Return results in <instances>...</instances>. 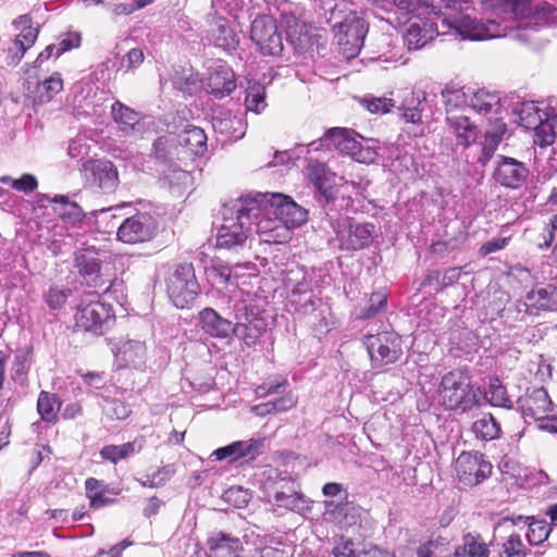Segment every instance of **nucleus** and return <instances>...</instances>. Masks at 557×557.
I'll return each instance as SVG.
<instances>
[{"label": "nucleus", "instance_id": "nucleus-43", "mask_svg": "<svg viewBox=\"0 0 557 557\" xmlns=\"http://www.w3.org/2000/svg\"><path fill=\"white\" fill-rule=\"evenodd\" d=\"M500 431L499 423L491 413L484 414L472 424V432L475 437L483 441H493L498 438Z\"/></svg>", "mask_w": 557, "mask_h": 557}, {"label": "nucleus", "instance_id": "nucleus-42", "mask_svg": "<svg viewBox=\"0 0 557 557\" xmlns=\"http://www.w3.org/2000/svg\"><path fill=\"white\" fill-rule=\"evenodd\" d=\"M455 557H488L487 545L479 535L467 534L463 536L462 545L455 550Z\"/></svg>", "mask_w": 557, "mask_h": 557}, {"label": "nucleus", "instance_id": "nucleus-13", "mask_svg": "<svg viewBox=\"0 0 557 557\" xmlns=\"http://www.w3.org/2000/svg\"><path fill=\"white\" fill-rule=\"evenodd\" d=\"M517 406L525 422L528 420L545 423L553 411V401L544 387L527 388L517 400Z\"/></svg>", "mask_w": 557, "mask_h": 557}, {"label": "nucleus", "instance_id": "nucleus-10", "mask_svg": "<svg viewBox=\"0 0 557 557\" xmlns=\"http://www.w3.org/2000/svg\"><path fill=\"white\" fill-rule=\"evenodd\" d=\"M364 345L373 368L395 363L403 354L400 336L391 331L367 335Z\"/></svg>", "mask_w": 557, "mask_h": 557}, {"label": "nucleus", "instance_id": "nucleus-1", "mask_svg": "<svg viewBox=\"0 0 557 557\" xmlns=\"http://www.w3.org/2000/svg\"><path fill=\"white\" fill-rule=\"evenodd\" d=\"M447 11L442 14L412 15L404 41L409 50H419L440 35L451 34L461 39L485 40L503 37L515 27L517 11L522 5L519 1L492 0V14L485 21L472 16L461 5L463 0H443Z\"/></svg>", "mask_w": 557, "mask_h": 557}, {"label": "nucleus", "instance_id": "nucleus-18", "mask_svg": "<svg viewBox=\"0 0 557 557\" xmlns=\"http://www.w3.org/2000/svg\"><path fill=\"white\" fill-rule=\"evenodd\" d=\"M207 91L215 98L231 95L236 88L235 74L230 65L218 60L209 67L207 77Z\"/></svg>", "mask_w": 557, "mask_h": 557}, {"label": "nucleus", "instance_id": "nucleus-50", "mask_svg": "<svg viewBox=\"0 0 557 557\" xmlns=\"http://www.w3.org/2000/svg\"><path fill=\"white\" fill-rule=\"evenodd\" d=\"M213 37L215 46L223 49H234L238 44L235 32L223 23L218 24Z\"/></svg>", "mask_w": 557, "mask_h": 557}, {"label": "nucleus", "instance_id": "nucleus-9", "mask_svg": "<svg viewBox=\"0 0 557 557\" xmlns=\"http://www.w3.org/2000/svg\"><path fill=\"white\" fill-rule=\"evenodd\" d=\"M166 290L177 308H187L195 301L200 286L191 263H182L175 268L168 278Z\"/></svg>", "mask_w": 557, "mask_h": 557}, {"label": "nucleus", "instance_id": "nucleus-41", "mask_svg": "<svg viewBox=\"0 0 557 557\" xmlns=\"http://www.w3.org/2000/svg\"><path fill=\"white\" fill-rule=\"evenodd\" d=\"M46 199L58 205L54 210L63 220L76 223L84 216L82 208L76 202L71 201L67 196L55 195L52 198L47 196Z\"/></svg>", "mask_w": 557, "mask_h": 557}, {"label": "nucleus", "instance_id": "nucleus-16", "mask_svg": "<svg viewBox=\"0 0 557 557\" xmlns=\"http://www.w3.org/2000/svg\"><path fill=\"white\" fill-rule=\"evenodd\" d=\"M456 471L465 484L475 485L491 474L492 465L479 451H462L456 460Z\"/></svg>", "mask_w": 557, "mask_h": 557}, {"label": "nucleus", "instance_id": "nucleus-35", "mask_svg": "<svg viewBox=\"0 0 557 557\" xmlns=\"http://www.w3.org/2000/svg\"><path fill=\"white\" fill-rule=\"evenodd\" d=\"M387 307V293L384 289L373 292L369 298L363 301L355 309V317L358 320H368L380 312L385 311Z\"/></svg>", "mask_w": 557, "mask_h": 557}, {"label": "nucleus", "instance_id": "nucleus-45", "mask_svg": "<svg viewBox=\"0 0 557 557\" xmlns=\"http://www.w3.org/2000/svg\"><path fill=\"white\" fill-rule=\"evenodd\" d=\"M63 89V79L60 73L54 72L37 85V98L41 103L49 102Z\"/></svg>", "mask_w": 557, "mask_h": 557}, {"label": "nucleus", "instance_id": "nucleus-31", "mask_svg": "<svg viewBox=\"0 0 557 557\" xmlns=\"http://www.w3.org/2000/svg\"><path fill=\"white\" fill-rule=\"evenodd\" d=\"M94 182L104 191L112 193L119 184L117 170L111 161L97 160L92 163Z\"/></svg>", "mask_w": 557, "mask_h": 557}, {"label": "nucleus", "instance_id": "nucleus-57", "mask_svg": "<svg viewBox=\"0 0 557 557\" xmlns=\"http://www.w3.org/2000/svg\"><path fill=\"white\" fill-rule=\"evenodd\" d=\"M103 412L112 420H123L131 413L129 406L120 399H104Z\"/></svg>", "mask_w": 557, "mask_h": 557}, {"label": "nucleus", "instance_id": "nucleus-64", "mask_svg": "<svg viewBox=\"0 0 557 557\" xmlns=\"http://www.w3.org/2000/svg\"><path fill=\"white\" fill-rule=\"evenodd\" d=\"M212 456L216 460L228 459L230 462H234V461L239 460L238 459V450H237V443H236V441L231 443V444H228V445H226V446H223V447H220V448L215 449L212 453Z\"/></svg>", "mask_w": 557, "mask_h": 557}, {"label": "nucleus", "instance_id": "nucleus-4", "mask_svg": "<svg viewBox=\"0 0 557 557\" xmlns=\"http://www.w3.org/2000/svg\"><path fill=\"white\" fill-rule=\"evenodd\" d=\"M322 227H331L341 250L354 251L368 247L373 240V223H357L354 219L336 213L335 207L324 211Z\"/></svg>", "mask_w": 557, "mask_h": 557}, {"label": "nucleus", "instance_id": "nucleus-26", "mask_svg": "<svg viewBox=\"0 0 557 557\" xmlns=\"http://www.w3.org/2000/svg\"><path fill=\"white\" fill-rule=\"evenodd\" d=\"M75 268L88 286L101 288L108 282L102 278L100 273L101 263L99 259L90 253H77L75 256Z\"/></svg>", "mask_w": 557, "mask_h": 557}, {"label": "nucleus", "instance_id": "nucleus-60", "mask_svg": "<svg viewBox=\"0 0 557 557\" xmlns=\"http://www.w3.org/2000/svg\"><path fill=\"white\" fill-rule=\"evenodd\" d=\"M70 295V288L51 286L46 295V302L51 309H59L65 304Z\"/></svg>", "mask_w": 557, "mask_h": 557}, {"label": "nucleus", "instance_id": "nucleus-36", "mask_svg": "<svg viewBox=\"0 0 557 557\" xmlns=\"http://www.w3.org/2000/svg\"><path fill=\"white\" fill-rule=\"evenodd\" d=\"M144 443V438L139 437L122 445H107L101 448L100 456L102 459L115 465L121 460L138 454L143 449Z\"/></svg>", "mask_w": 557, "mask_h": 557}, {"label": "nucleus", "instance_id": "nucleus-6", "mask_svg": "<svg viewBox=\"0 0 557 557\" xmlns=\"http://www.w3.org/2000/svg\"><path fill=\"white\" fill-rule=\"evenodd\" d=\"M517 123L534 132V144L546 147L557 137V113L553 109L542 108L539 102L524 101L513 109Z\"/></svg>", "mask_w": 557, "mask_h": 557}, {"label": "nucleus", "instance_id": "nucleus-54", "mask_svg": "<svg viewBox=\"0 0 557 557\" xmlns=\"http://www.w3.org/2000/svg\"><path fill=\"white\" fill-rule=\"evenodd\" d=\"M421 102L422 100L420 95L410 92V99L400 108L403 111L401 116L406 122L414 124L421 121Z\"/></svg>", "mask_w": 557, "mask_h": 557}, {"label": "nucleus", "instance_id": "nucleus-63", "mask_svg": "<svg viewBox=\"0 0 557 557\" xmlns=\"http://www.w3.org/2000/svg\"><path fill=\"white\" fill-rule=\"evenodd\" d=\"M57 47V58L62 53L77 48L81 45V35L78 33H67L64 38L54 44Z\"/></svg>", "mask_w": 557, "mask_h": 557}, {"label": "nucleus", "instance_id": "nucleus-3", "mask_svg": "<svg viewBox=\"0 0 557 557\" xmlns=\"http://www.w3.org/2000/svg\"><path fill=\"white\" fill-rule=\"evenodd\" d=\"M438 401L447 410L467 412L481 406L467 371L455 369L443 375L437 388Z\"/></svg>", "mask_w": 557, "mask_h": 557}, {"label": "nucleus", "instance_id": "nucleus-23", "mask_svg": "<svg viewBox=\"0 0 557 557\" xmlns=\"http://www.w3.org/2000/svg\"><path fill=\"white\" fill-rule=\"evenodd\" d=\"M199 323L203 332L212 337L226 338L236 332L232 321L221 317L212 308H205L199 312Z\"/></svg>", "mask_w": 557, "mask_h": 557}, {"label": "nucleus", "instance_id": "nucleus-55", "mask_svg": "<svg viewBox=\"0 0 557 557\" xmlns=\"http://www.w3.org/2000/svg\"><path fill=\"white\" fill-rule=\"evenodd\" d=\"M233 268L222 262H216L209 269V276L214 284H222L225 287L233 286Z\"/></svg>", "mask_w": 557, "mask_h": 557}, {"label": "nucleus", "instance_id": "nucleus-25", "mask_svg": "<svg viewBox=\"0 0 557 557\" xmlns=\"http://www.w3.org/2000/svg\"><path fill=\"white\" fill-rule=\"evenodd\" d=\"M208 557H240L243 550L242 542L238 537L219 532L212 535L208 542Z\"/></svg>", "mask_w": 557, "mask_h": 557}, {"label": "nucleus", "instance_id": "nucleus-59", "mask_svg": "<svg viewBox=\"0 0 557 557\" xmlns=\"http://www.w3.org/2000/svg\"><path fill=\"white\" fill-rule=\"evenodd\" d=\"M351 132L352 131L348 128L333 127L324 134V140H329L330 149L334 147L341 151L345 146L346 140L349 138Z\"/></svg>", "mask_w": 557, "mask_h": 557}, {"label": "nucleus", "instance_id": "nucleus-28", "mask_svg": "<svg viewBox=\"0 0 557 557\" xmlns=\"http://www.w3.org/2000/svg\"><path fill=\"white\" fill-rule=\"evenodd\" d=\"M13 25L20 30V34L14 41V47L17 49V53L13 55V61L18 62L27 49H29L36 41L39 29L33 27L32 17L27 14L20 15L14 20Z\"/></svg>", "mask_w": 557, "mask_h": 557}, {"label": "nucleus", "instance_id": "nucleus-19", "mask_svg": "<svg viewBox=\"0 0 557 557\" xmlns=\"http://www.w3.org/2000/svg\"><path fill=\"white\" fill-rule=\"evenodd\" d=\"M330 171L326 168L325 163L314 161L310 162L308 165V176L310 182L315 186L319 191V202L324 203V211L329 208L336 207V202L341 200V202H347V200L342 197L338 199L334 196L331 180H330Z\"/></svg>", "mask_w": 557, "mask_h": 557}, {"label": "nucleus", "instance_id": "nucleus-20", "mask_svg": "<svg viewBox=\"0 0 557 557\" xmlns=\"http://www.w3.org/2000/svg\"><path fill=\"white\" fill-rule=\"evenodd\" d=\"M111 114L124 136H141L148 125L147 117L120 101L112 104Z\"/></svg>", "mask_w": 557, "mask_h": 557}, {"label": "nucleus", "instance_id": "nucleus-33", "mask_svg": "<svg viewBox=\"0 0 557 557\" xmlns=\"http://www.w3.org/2000/svg\"><path fill=\"white\" fill-rule=\"evenodd\" d=\"M469 108L483 115L497 113L500 109V98L496 92L471 88Z\"/></svg>", "mask_w": 557, "mask_h": 557}, {"label": "nucleus", "instance_id": "nucleus-38", "mask_svg": "<svg viewBox=\"0 0 557 557\" xmlns=\"http://www.w3.org/2000/svg\"><path fill=\"white\" fill-rule=\"evenodd\" d=\"M174 135H164L158 137L152 145L153 157L163 162L170 163L174 158H180V146Z\"/></svg>", "mask_w": 557, "mask_h": 557}, {"label": "nucleus", "instance_id": "nucleus-29", "mask_svg": "<svg viewBox=\"0 0 557 557\" xmlns=\"http://www.w3.org/2000/svg\"><path fill=\"white\" fill-rule=\"evenodd\" d=\"M507 131L506 124L500 120H495L491 127L484 133V139L480 143V153L478 156V162L485 166L487 162L494 156L498 148L503 137Z\"/></svg>", "mask_w": 557, "mask_h": 557}, {"label": "nucleus", "instance_id": "nucleus-39", "mask_svg": "<svg viewBox=\"0 0 557 557\" xmlns=\"http://www.w3.org/2000/svg\"><path fill=\"white\" fill-rule=\"evenodd\" d=\"M484 398L493 407L511 409L513 403L508 396L507 388L498 377H491L488 386L484 393Z\"/></svg>", "mask_w": 557, "mask_h": 557}, {"label": "nucleus", "instance_id": "nucleus-56", "mask_svg": "<svg viewBox=\"0 0 557 557\" xmlns=\"http://www.w3.org/2000/svg\"><path fill=\"white\" fill-rule=\"evenodd\" d=\"M90 144L86 136L77 135L69 143L67 154L75 160H84L90 152Z\"/></svg>", "mask_w": 557, "mask_h": 557}, {"label": "nucleus", "instance_id": "nucleus-24", "mask_svg": "<svg viewBox=\"0 0 557 557\" xmlns=\"http://www.w3.org/2000/svg\"><path fill=\"white\" fill-rule=\"evenodd\" d=\"M446 122L458 146L468 148L478 140L480 131L468 116L448 115Z\"/></svg>", "mask_w": 557, "mask_h": 557}, {"label": "nucleus", "instance_id": "nucleus-49", "mask_svg": "<svg viewBox=\"0 0 557 557\" xmlns=\"http://www.w3.org/2000/svg\"><path fill=\"white\" fill-rule=\"evenodd\" d=\"M528 314H530V308L522 300H517L512 306L500 310V317L510 327L515 326L516 322L524 321Z\"/></svg>", "mask_w": 557, "mask_h": 557}, {"label": "nucleus", "instance_id": "nucleus-40", "mask_svg": "<svg viewBox=\"0 0 557 557\" xmlns=\"http://www.w3.org/2000/svg\"><path fill=\"white\" fill-rule=\"evenodd\" d=\"M341 152L350 156L359 163H371L374 161L376 152L371 147H364L361 141L357 139V134L352 131L349 138L346 140L345 146Z\"/></svg>", "mask_w": 557, "mask_h": 557}, {"label": "nucleus", "instance_id": "nucleus-53", "mask_svg": "<svg viewBox=\"0 0 557 557\" xmlns=\"http://www.w3.org/2000/svg\"><path fill=\"white\" fill-rule=\"evenodd\" d=\"M29 370V361L25 351H18L14 356L13 363L11 366V377L14 382L23 385L26 381L27 373Z\"/></svg>", "mask_w": 557, "mask_h": 557}, {"label": "nucleus", "instance_id": "nucleus-8", "mask_svg": "<svg viewBox=\"0 0 557 557\" xmlns=\"http://www.w3.org/2000/svg\"><path fill=\"white\" fill-rule=\"evenodd\" d=\"M268 197L269 193H250L242 196V198L256 200L258 205L256 209L247 212V218L251 223L252 220H256V232L260 240L268 244L287 243L292 237L288 226L284 225L277 214L268 212V208H265L270 203Z\"/></svg>", "mask_w": 557, "mask_h": 557}, {"label": "nucleus", "instance_id": "nucleus-37", "mask_svg": "<svg viewBox=\"0 0 557 557\" xmlns=\"http://www.w3.org/2000/svg\"><path fill=\"white\" fill-rule=\"evenodd\" d=\"M376 7L394 16L397 24H406L414 15L412 0H375Z\"/></svg>", "mask_w": 557, "mask_h": 557}, {"label": "nucleus", "instance_id": "nucleus-21", "mask_svg": "<svg viewBox=\"0 0 557 557\" xmlns=\"http://www.w3.org/2000/svg\"><path fill=\"white\" fill-rule=\"evenodd\" d=\"M146 345L141 341L125 339L114 345L113 354L121 367H141L146 360Z\"/></svg>", "mask_w": 557, "mask_h": 557}, {"label": "nucleus", "instance_id": "nucleus-46", "mask_svg": "<svg viewBox=\"0 0 557 557\" xmlns=\"http://www.w3.org/2000/svg\"><path fill=\"white\" fill-rule=\"evenodd\" d=\"M60 401L54 394L41 392L37 400V411L46 422H55L60 410Z\"/></svg>", "mask_w": 557, "mask_h": 557}, {"label": "nucleus", "instance_id": "nucleus-52", "mask_svg": "<svg viewBox=\"0 0 557 557\" xmlns=\"http://www.w3.org/2000/svg\"><path fill=\"white\" fill-rule=\"evenodd\" d=\"M359 102L369 112L374 114L387 113L395 106L393 99L386 97L366 96L360 98Z\"/></svg>", "mask_w": 557, "mask_h": 557}, {"label": "nucleus", "instance_id": "nucleus-27", "mask_svg": "<svg viewBox=\"0 0 557 557\" xmlns=\"http://www.w3.org/2000/svg\"><path fill=\"white\" fill-rule=\"evenodd\" d=\"M212 126L215 133L224 136L223 141H235L244 137L246 124L242 117L233 115L230 112L214 116Z\"/></svg>", "mask_w": 557, "mask_h": 557}, {"label": "nucleus", "instance_id": "nucleus-61", "mask_svg": "<svg viewBox=\"0 0 557 557\" xmlns=\"http://www.w3.org/2000/svg\"><path fill=\"white\" fill-rule=\"evenodd\" d=\"M503 554L506 557H525L523 543L519 534H511L503 544Z\"/></svg>", "mask_w": 557, "mask_h": 557}, {"label": "nucleus", "instance_id": "nucleus-44", "mask_svg": "<svg viewBox=\"0 0 557 557\" xmlns=\"http://www.w3.org/2000/svg\"><path fill=\"white\" fill-rule=\"evenodd\" d=\"M245 106L248 111L257 114L267 108L264 85L259 82H249L246 90Z\"/></svg>", "mask_w": 557, "mask_h": 557}, {"label": "nucleus", "instance_id": "nucleus-2", "mask_svg": "<svg viewBox=\"0 0 557 557\" xmlns=\"http://www.w3.org/2000/svg\"><path fill=\"white\" fill-rule=\"evenodd\" d=\"M257 206L256 200L242 197L223 206L222 224L216 233V247L237 250L246 245L252 225L247 218V212L252 211Z\"/></svg>", "mask_w": 557, "mask_h": 557}, {"label": "nucleus", "instance_id": "nucleus-34", "mask_svg": "<svg viewBox=\"0 0 557 557\" xmlns=\"http://www.w3.org/2000/svg\"><path fill=\"white\" fill-rule=\"evenodd\" d=\"M180 152L189 151L193 156H203L207 151V135L198 126H188L180 136Z\"/></svg>", "mask_w": 557, "mask_h": 557}, {"label": "nucleus", "instance_id": "nucleus-32", "mask_svg": "<svg viewBox=\"0 0 557 557\" xmlns=\"http://www.w3.org/2000/svg\"><path fill=\"white\" fill-rule=\"evenodd\" d=\"M243 290L238 289L234 292V295L230 296V306L234 313V319L236 320V332L239 331L240 327H246L247 323H250L256 317L257 312L255 311V306L251 305L250 300L243 298Z\"/></svg>", "mask_w": 557, "mask_h": 557}, {"label": "nucleus", "instance_id": "nucleus-47", "mask_svg": "<svg viewBox=\"0 0 557 557\" xmlns=\"http://www.w3.org/2000/svg\"><path fill=\"white\" fill-rule=\"evenodd\" d=\"M0 182L24 194H30L38 188V181L36 176L29 173H25L18 178L4 175L0 177Z\"/></svg>", "mask_w": 557, "mask_h": 557}, {"label": "nucleus", "instance_id": "nucleus-58", "mask_svg": "<svg viewBox=\"0 0 557 557\" xmlns=\"http://www.w3.org/2000/svg\"><path fill=\"white\" fill-rule=\"evenodd\" d=\"M224 499L237 508L245 507L250 500V493L240 486H232L224 492Z\"/></svg>", "mask_w": 557, "mask_h": 557}, {"label": "nucleus", "instance_id": "nucleus-17", "mask_svg": "<svg viewBox=\"0 0 557 557\" xmlns=\"http://www.w3.org/2000/svg\"><path fill=\"white\" fill-rule=\"evenodd\" d=\"M529 175L524 163L509 157L497 156L493 178L499 185L517 189L520 188Z\"/></svg>", "mask_w": 557, "mask_h": 557}, {"label": "nucleus", "instance_id": "nucleus-11", "mask_svg": "<svg viewBox=\"0 0 557 557\" xmlns=\"http://www.w3.org/2000/svg\"><path fill=\"white\" fill-rule=\"evenodd\" d=\"M330 22L333 29L337 30L341 35L339 44L350 46V54H357L361 47L368 32L366 22L357 12L350 11L343 18H339V13L336 11L331 12Z\"/></svg>", "mask_w": 557, "mask_h": 557}, {"label": "nucleus", "instance_id": "nucleus-30", "mask_svg": "<svg viewBox=\"0 0 557 557\" xmlns=\"http://www.w3.org/2000/svg\"><path fill=\"white\" fill-rule=\"evenodd\" d=\"M471 88L455 83H449L444 87L441 95L447 116L458 115L456 111L469 108Z\"/></svg>", "mask_w": 557, "mask_h": 557}, {"label": "nucleus", "instance_id": "nucleus-5", "mask_svg": "<svg viewBox=\"0 0 557 557\" xmlns=\"http://www.w3.org/2000/svg\"><path fill=\"white\" fill-rule=\"evenodd\" d=\"M262 488L269 500L277 508H284L306 515L311 510V500L299 488V484L289 476H283L277 469L268 470Z\"/></svg>", "mask_w": 557, "mask_h": 557}, {"label": "nucleus", "instance_id": "nucleus-7", "mask_svg": "<svg viewBox=\"0 0 557 557\" xmlns=\"http://www.w3.org/2000/svg\"><path fill=\"white\" fill-rule=\"evenodd\" d=\"M115 321L111 305L100 299L97 293L82 296L75 313V325L95 335H102L110 330Z\"/></svg>", "mask_w": 557, "mask_h": 557}, {"label": "nucleus", "instance_id": "nucleus-48", "mask_svg": "<svg viewBox=\"0 0 557 557\" xmlns=\"http://www.w3.org/2000/svg\"><path fill=\"white\" fill-rule=\"evenodd\" d=\"M238 459H244L246 462L255 460L262 454L264 447L263 438H249L247 441H236Z\"/></svg>", "mask_w": 557, "mask_h": 557}, {"label": "nucleus", "instance_id": "nucleus-51", "mask_svg": "<svg viewBox=\"0 0 557 557\" xmlns=\"http://www.w3.org/2000/svg\"><path fill=\"white\" fill-rule=\"evenodd\" d=\"M552 528L544 520H533L529 524L527 539L531 545H540L549 536Z\"/></svg>", "mask_w": 557, "mask_h": 557}, {"label": "nucleus", "instance_id": "nucleus-14", "mask_svg": "<svg viewBox=\"0 0 557 557\" xmlns=\"http://www.w3.org/2000/svg\"><path fill=\"white\" fill-rule=\"evenodd\" d=\"M157 228L156 219L148 212H138L126 218L117 228V239L126 244L150 240Z\"/></svg>", "mask_w": 557, "mask_h": 557}, {"label": "nucleus", "instance_id": "nucleus-62", "mask_svg": "<svg viewBox=\"0 0 557 557\" xmlns=\"http://www.w3.org/2000/svg\"><path fill=\"white\" fill-rule=\"evenodd\" d=\"M334 557H358L359 550L355 548V543L347 539H341L333 547Z\"/></svg>", "mask_w": 557, "mask_h": 557}, {"label": "nucleus", "instance_id": "nucleus-15", "mask_svg": "<svg viewBox=\"0 0 557 557\" xmlns=\"http://www.w3.org/2000/svg\"><path fill=\"white\" fill-rule=\"evenodd\" d=\"M267 205L269 213L277 214L284 225L288 226V231L301 226L307 222L308 212L306 209L296 203L289 196L281 193H269Z\"/></svg>", "mask_w": 557, "mask_h": 557}, {"label": "nucleus", "instance_id": "nucleus-12", "mask_svg": "<svg viewBox=\"0 0 557 557\" xmlns=\"http://www.w3.org/2000/svg\"><path fill=\"white\" fill-rule=\"evenodd\" d=\"M250 37L263 54L278 55L283 50L282 34L270 15H260L252 21Z\"/></svg>", "mask_w": 557, "mask_h": 557}, {"label": "nucleus", "instance_id": "nucleus-22", "mask_svg": "<svg viewBox=\"0 0 557 557\" xmlns=\"http://www.w3.org/2000/svg\"><path fill=\"white\" fill-rule=\"evenodd\" d=\"M524 301L530 308V314L540 310H555L557 309V287L552 284L537 285L527 294Z\"/></svg>", "mask_w": 557, "mask_h": 557}]
</instances>
